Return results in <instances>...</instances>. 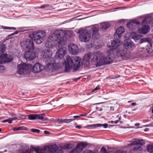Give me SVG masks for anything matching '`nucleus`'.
Masks as SVG:
<instances>
[{"label": "nucleus", "instance_id": "nucleus-1", "mask_svg": "<svg viewBox=\"0 0 153 153\" xmlns=\"http://www.w3.org/2000/svg\"><path fill=\"white\" fill-rule=\"evenodd\" d=\"M106 55L100 51L94 52L93 53H89L85 54L83 57L82 62L85 65L89 63V59L93 62H96V67L101 66L106 64L111 63L113 61L111 57L110 51H107Z\"/></svg>", "mask_w": 153, "mask_h": 153}, {"label": "nucleus", "instance_id": "nucleus-2", "mask_svg": "<svg viewBox=\"0 0 153 153\" xmlns=\"http://www.w3.org/2000/svg\"><path fill=\"white\" fill-rule=\"evenodd\" d=\"M55 43L56 42L58 47L64 46L69 40V37L65 32L62 30H55L54 33L50 35L48 38Z\"/></svg>", "mask_w": 153, "mask_h": 153}, {"label": "nucleus", "instance_id": "nucleus-3", "mask_svg": "<svg viewBox=\"0 0 153 153\" xmlns=\"http://www.w3.org/2000/svg\"><path fill=\"white\" fill-rule=\"evenodd\" d=\"M33 42L30 39H27L22 41L20 43V45L22 49H28L25 53L24 57L27 60H31L34 59L36 56V53L33 51L34 49Z\"/></svg>", "mask_w": 153, "mask_h": 153}, {"label": "nucleus", "instance_id": "nucleus-4", "mask_svg": "<svg viewBox=\"0 0 153 153\" xmlns=\"http://www.w3.org/2000/svg\"><path fill=\"white\" fill-rule=\"evenodd\" d=\"M42 54L44 58L48 59L45 61L46 66L50 70L53 71L59 68V64L56 62L52 57L53 55L52 51L50 49H45L42 52Z\"/></svg>", "mask_w": 153, "mask_h": 153}, {"label": "nucleus", "instance_id": "nucleus-5", "mask_svg": "<svg viewBox=\"0 0 153 153\" xmlns=\"http://www.w3.org/2000/svg\"><path fill=\"white\" fill-rule=\"evenodd\" d=\"M81 58L80 57H75L74 60L68 56L66 57L65 61V71L69 72L73 70L76 71L79 70L80 67Z\"/></svg>", "mask_w": 153, "mask_h": 153}, {"label": "nucleus", "instance_id": "nucleus-6", "mask_svg": "<svg viewBox=\"0 0 153 153\" xmlns=\"http://www.w3.org/2000/svg\"><path fill=\"white\" fill-rule=\"evenodd\" d=\"M56 145L44 146L42 148L37 147L34 150L37 153H63L62 150H59Z\"/></svg>", "mask_w": 153, "mask_h": 153}, {"label": "nucleus", "instance_id": "nucleus-7", "mask_svg": "<svg viewBox=\"0 0 153 153\" xmlns=\"http://www.w3.org/2000/svg\"><path fill=\"white\" fill-rule=\"evenodd\" d=\"M29 37L37 44H41L44 40L46 36V33L43 31H34L30 33Z\"/></svg>", "mask_w": 153, "mask_h": 153}, {"label": "nucleus", "instance_id": "nucleus-8", "mask_svg": "<svg viewBox=\"0 0 153 153\" xmlns=\"http://www.w3.org/2000/svg\"><path fill=\"white\" fill-rule=\"evenodd\" d=\"M91 29V28L88 27L85 29L79 30L77 33L80 34L79 38L81 42H86L90 41L91 37L92 31Z\"/></svg>", "mask_w": 153, "mask_h": 153}, {"label": "nucleus", "instance_id": "nucleus-9", "mask_svg": "<svg viewBox=\"0 0 153 153\" xmlns=\"http://www.w3.org/2000/svg\"><path fill=\"white\" fill-rule=\"evenodd\" d=\"M31 68V65L21 63L17 65V72L20 75H25L29 73Z\"/></svg>", "mask_w": 153, "mask_h": 153}, {"label": "nucleus", "instance_id": "nucleus-10", "mask_svg": "<svg viewBox=\"0 0 153 153\" xmlns=\"http://www.w3.org/2000/svg\"><path fill=\"white\" fill-rule=\"evenodd\" d=\"M151 19V17H147L144 19L142 22L143 26L138 29L139 33L143 34H146L149 32L150 27L149 25H146L148 24L150 22Z\"/></svg>", "mask_w": 153, "mask_h": 153}, {"label": "nucleus", "instance_id": "nucleus-11", "mask_svg": "<svg viewBox=\"0 0 153 153\" xmlns=\"http://www.w3.org/2000/svg\"><path fill=\"white\" fill-rule=\"evenodd\" d=\"M117 55L124 59H126L130 56V53L128 51L124 49H119L117 51Z\"/></svg>", "mask_w": 153, "mask_h": 153}, {"label": "nucleus", "instance_id": "nucleus-12", "mask_svg": "<svg viewBox=\"0 0 153 153\" xmlns=\"http://www.w3.org/2000/svg\"><path fill=\"white\" fill-rule=\"evenodd\" d=\"M86 142H82L79 143L76 147L72 150L69 153H80L87 146Z\"/></svg>", "mask_w": 153, "mask_h": 153}, {"label": "nucleus", "instance_id": "nucleus-13", "mask_svg": "<svg viewBox=\"0 0 153 153\" xmlns=\"http://www.w3.org/2000/svg\"><path fill=\"white\" fill-rule=\"evenodd\" d=\"M66 53V50L65 48H59L57 50L55 56V58L57 59H62L64 57Z\"/></svg>", "mask_w": 153, "mask_h": 153}, {"label": "nucleus", "instance_id": "nucleus-14", "mask_svg": "<svg viewBox=\"0 0 153 153\" xmlns=\"http://www.w3.org/2000/svg\"><path fill=\"white\" fill-rule=\"evenodd\" d=\"M144 42H147L148 45L146 49L148 53H149L153 51V47L152 46L151 39L150 38H146L141 39L140 43L141 44Z\"/></svg>", "mask_w": 153, "mask_h": 153}, {"label": "nucleus", "instance_id": "nucleus-15", "mask_svg": "<svg viewBox=\"0 0 153 153\" xmlns=\"http://www.w3.org/2000/svg\"><path fill=\"white\" fill-rule=\"evenodd\" d=\"M122 43L119 40H113L110 42H109L107 44V47L110 50L115 49L121 45Z\"/></svg>", "mask_w": 153, "mask_h": 153}, {"label": "nucleus", "instance_id": "nucleus-16", "mask_svg": "<svg viewBox=\"0 0 153 153\" xmlns=\"http://www.w3.org/2000/svg\"><path fill=\"white\" fill-rule=\"evenodd\" d=\"M123 45L126 49H133L135 47V44L129 39L125 40L123 42Z\"/></svg>", "mask_w": 153, "mask_h": 153}, {"label": "nucleus", "instance_id": "nucleus-17", "mask_svg": "<svg viewBox=\"0 0 153 153\" xmlns=\"http://www.w3.org/2000/svg\"><path fill=\"white\" fill-rule=\"evenodd\" d=\"M69 53L72 55H76L78 53L79 50L78 46L73 43H70L68 45Z\"/></svg>", "mask_w": 153, "mask_h": 153}, {"label": "nucleus", "instance_id": "nucleus-18", "mask_svg": "<svg viewBox=\"0 0 153 153\" xmlns=\"http://www.w3.org/2000/svg\"><path fill=\"white\" fill-rule=\"evenodd\" d=\"M89 28H91V30L92 32V37L94 39H98L99 37V34L98 33V28L96 25H92Z\"/></svg>", "mask_w": 153, "mask_h": 153}, {"label": "nucleus", "instance_id": "nucleus-19", "mask_svg": "<svg viewBox=\"0 0 153 153\" xmlns=\"http://www.w3.org/2000/svg\"><path fill=\"white\" fill-rule=\"evenodd\" d=\"M124 31V28L123 26L119 27L116 31V33L114 35V38L117 40L119 39Z\"/></svg>", "mask_w": 153, "mask_h": 153}, {"label": "nucleus", "instance_id": "nucleus-20", "mask_svg": "<svg viewBox=\"0 0 153 153\" xmlns=\"http://www.w3.org/2000/svg\"><path fill=\"white\" fill-rule=\"evenodd\" d=\"M44 69L43 66L39 63H36L33 67L31 70L34 73H37L41 71Z\"/></svg>", "mask_w": 153, "mask_h": 153}, {"label": "nucleus", "instance_id": "nucleus-21", "mask_svg": "<svg viewBox=\"0 0 153 153\" xmlns=\"http://www.w3.org/2000/svg\"><path fill=\"white\" fill-rule=\"evenodd\" d=\"M145 142L143 140L140 139H135L130 142V143L128 144V146H132L137 145H143L145 144Z\"/></svg>", "mask_w": 153, "mask_h": 153}, {"label": "nucleus", "instance_id": "nucleus-22", "mask_svg": "<svg viewBox=\"0 0 153 153\" xmlns=\"http://www.w3.org/2000/svg\"><path fill=\"white\" fill-rule=\"evenodd\" d=\"M140 25V23L138 21L135 20L128 23L127 24V27L131 29H135L137 26Z\"/></svg>", "mask_w": 153, "mask_h": 153}, {"label": "nucleus", "instance_id": "nucleus-23", "mask_svg": "<svg viewBox=\"0 0 153 153\" xmlns=\"http://www.w3.org/2000/svg\"><path fill=\"white\" fill-rule=\"evenodd\" d=\"M5 48L3 45H0V64L5 62L4 58L2 55L4 53Z\"/></svg>", "mask_w": 153, "mask_h": 153}, {"label": "nucleus", "instance_id": "nucleus-24", "mask_svg": "<svg viewBox=\"0 0 153 153\" xmlns=\"http://www.w3.org/2000/svg\"><path fill=\"white\" fill-rule=\"evenodd\" d=\"M96 25L97 27V26L99 29L100 28L102 30H105L107 29L110 26L108 22H103L100 24L98 25Z\"/></svg>", "mask_w": 153, "mask_h": 153}, {"label": "nucleus", "instance_id": "nucleus-25", "mask_svg": "<svg viewBox=\"0 0 153 153\" xmlns=\"http://www.w3.org/2000/svg\"><path fill=\"white\" fill-rule=\"evenodd\" d=\"M130 34L131 38L135 42L138 41L142 36V35L134 32H131Z\"/></svg>", "mask_w": 153, "mask_h": 153}, {"label": "nucleus", "instance_id": "nucleus-26", "mask_svg": "<svg viewBox=\"0 0 153 153\" xmlns=\"http://www.w3.org/2000/svg\"><path fill=\"white\" fill-rule=\"evenodd\" d=\"M55 43L50 40H48V38L47 40L45 42V47L48 48H52L55 45Z\"/></svg>", "mask_w": 153, "mask_h": 153}, {"label": "nucleus", "instance_id": "nucleus-27", "mask_svg": "<svg viewBox=\"0 0 153 153\" xmlns=\"http://www.w3.org/2000/svg\"><path fill=\"white\" fill-rule=\"evenodd\" d=\"M3 56L6 62H9L12 61L13 59V56L9 54H5Z\"/></svg>", "mask_w": 153, "mask_h": 153}, {"label": "nucleus", "instance_id": "nucleus-28", "mask_svg": "<svg viewBox=\"0 0 153 153\" xmlns=\"http://www.w3.org/2000/svg\"><path fill=\"white\" fill-rule=\"evenodd\" d=\"M142 149L141 146L135 145L133 149L131 150V153H134L141 151Z\"/></svg>", "mask_w": 153, "mask_h": 153}, {"label": "nucleus", "instance_id": "nucleus-29", "mask_svg": "<svg viewBox=\"0 0 153 153\" xmlns=\"http://www.w3.org/2000/svg\"><path fill=\"white\" fill-rule=\"evenodd\" d=\"M74 120V119L65 120L60 119L58 120V122L61 123H69Z\"/></svg>", "mask_w": 153, "mask_h": 153}, {"label": "nucleus", "instance_id": "nucleus-30", "mask_svg": "<svg viewBox=\"0 0 153 153\" xmlns=\"http://www.w3.org/2000/svg\"><path fill=\"white\" fill-rule=\"evenodd\" d=\"M45 116V114H36V119L42 120H44V117Z\"/></svg>", "mask_w": 153, "mask_h": 153}, {"label": "nucleus", "instance_id": "nucleus-31", "mask_svg": "<svg viewBox=\"0 0 153 153\" xmlns=\"http://www.w3.org/2000/svg\"><path fill=\"white\" fill-rule=\"evenodd\" d=\"M16 119L17 117H16L10 118L8 119L3 120L2 121V122L3 123H5L7 122L9 123L10 124L12 123V121L13 120H16Z\"/></svg>", "mask_w": 153, "mask_h": 153}, {"label": "nucleus", "instance_id": "nucleus-32", "mask_svg": "<svg viewBox=\"0 0 153 153\" xmlns=\"http://www.w3.org/2000/svg\"><path fill=\"white\" fill-rule=\"evenodd\" d=\"M147 151L150 153H153V144H149L147 147Z\"/></svg>", "mask_w": 153, "mask_h": 153}, {"label": "nucleus", "instance_id": "nucleus-33", "mask_svg": "<svg viewBox=\"0 0 153 153\" xmlns=\"http://www.w3.org/2000/svg\"><path fill=\"white\" fill-rule=\"evenodd\" d=\"M102 124H92L88 125L86 126V127H90L92 128H96L97 127H102Z\"/></svg>", "mask_w": 153, "mask_h": 153}, {"label": "nucleus", "instance_id": "nucleus-34", "mask_svg": "<svg viewBox=\"0 0 153 153\" xmlns=\"http://www.w3.org/2000/svg\"><path fill=\"white\" fill-rule=\"evenodd\" d=\"M28 118L31 120L36 119V114H32L28 115Z\"/></svg>", "mask_w": 153, "mask_h": 153}, {"label": "nucleus", "instance_id": "nucleus-35", "mask_svg": "<svg viewBox=\"0 0 153 153\" xmlns=\"http://www.w3.org/2000/svg\"><path fill=\"white\" fill-rule=\"evenodd\" d=\"M39 8H46L47 9H49L51 8V6L49 4H44L40 7Z\"/></svg>", "mask_w": 153, "mask_h": 153}, {"label": "nucleus", "instance_id": "nucleus-36", "mask_svg": "<svg viewBox=\"0 0 153 153\" xmlns=\"http://www.w3.org/2000/svg\"><path fill=\"white\" fill-rule=\"evenodd\" d=\"M22 152V153H33V151L28 148L23 151Z\"/></svg>", "mask_w": 153, "mask_h": 153}, {"label": "nucleus", "instance_id": "nucleus-37", "mask_svg": "<svg viewBox=\"0 0 153 153\" xmlns=\"http://www.w3.org/2000/svg\"><path fill=\"white\" fill-rule=\"evenodd\" d=\"M1 27L2 28H3V29H5L13 30H15L16 29V28L15 27H7L6 26H2Z\"/></svg>", "mask_w": 153, "mask_h": 153}, {"label": "nucleus", "instance_id": "nucleus-38", "mask_svg": "<svg viewBox=\"0 0 153 153\" xmlns=\"http://www.w3.org/2000/svg\"><path fill=\"white\" fill-rule=\"evenodd\" d=\"M23 127H15L14 128L13 130L14 131H18L21 130H23Z\"/></svg>", "mask_w": 153, "mask_h": 153}, {"label": "nucleus", "instance_id": "nucleus-39", "mask_svg": "<svg viewBox=\"0 0 153 153\" xmlns=\"http://www.w3.org/2000/svg\"><path fill=\"white\" fill-rule=\"evenodd\" d=\"M72 148V145L71 144H68L65 145L64 146V149H69Z\"/></svg>", "mask_w": 153, "mask_h": 153}, {"label": "nucleus", "instance_id": "nucleus-40", "mask_svg": "<svg viewBox=\"0 0 153 153\" xmlns=\"http://www.w3.org/2000/svg\"><path fill=\"white\" fill-rule=\"evenodd\" d=\"M31 131L33 132H36L37 133H39L40 130L39 129L33 128L31 129Z\"/></svg>", "mask_w": 153, "mask_h": 153}, {"label": "nucleus", "instance_id": "nucleus-41", "mask_svg": "<svg viewBox=\"0 0 153 153\" xmlns=\"http://www.w3.org/2000/svg\"><path fill=\"white\" fill-rule=\"evenodd\" d=\"M100 151L102 153H107L106 149L104 147H102L101 148Z\"/></svg>", "mask_w": 153, "mask_h": 153}, {"label": "nucleus", "instance_id": "nucleus-42", "mask_svg": "<svg viewBox=\"0 0 153 153\" xmlns=\"http://www.w3.org/2000/svg\"><path fill=\"white\" fill-rule=\"evenodd\" d=\"M138 50L137 52L141 53L145 50V49L144 48L139 47L138 48Z\"/></svg>", "mask_w": 153, "mask_h": 153}, {"label": "nucleus", "instance_id": "nucleus-43", "mask_svg": "<svg viewBox=\"0 0 153 153\" xmlns=\"http://www.w3.org/2000/svg\"><path fill=\"white\" fill-rule=\"evenodd\" d=\"M5 70V68L3 66L0 65V73L3 72Z\"/></svg>", "mask_w": 153, "mask_h": 153}, {"label": "nucleus", "instance_id": "nucleus-44", "mask_svg": "<svg viewBox=\"0 0 153 153\" xmlns=\"http://www.w3.org/2000/svg\"><path fill=\"white\" fill-rule=\"evenodd\" d=\"M100 89L99 87L98 86L96 88H95L93 90L91 91L92 92H95V91H97L98 89Z\"/></svg>", "mask_w": 153, "mask_h": 153}, {"label": "nucleus", "instance_id": "nucleus-45", "mask_svg": "<svg viewBox=\"0 0 153 153\" xmlns=\"http://www.w3.org/2000/svg\"><path fill=\"white\" fill-rule=\"evenodd\" d=\"M101 47V45L100 44H97V45H96L95 48L97 49H98L100 48Z\"/></svg>", "mask_w": 153, "mask_h": 153}, {"label": "nucleus", "instance_id": "nucleus-46", "mask_svg": "<svg viewBox=\"0 0 153 153\" xmlns=\"http://www.w3.org/2000/svg\"><path fill=\"white\" fill-rule=\"evenodd\" d=\"M117 120H118V122H119V120H120L121 119V116H120L119 115H118L116 117Z\"/></svg>", "mask_w": 153, "mask_h": 153}, {"label": "nucleus", "instance_id": "nucleus-47", "mask_svg": "<svg viewBox=\"0 0 153 153\" xmlns=\"http://www.w3.org/2000/svg\"><path fill=\"white\" fill-rule=\"evenodd\" d=\"M96 109L98 111H101L102 110V109L101 107H99L97 106H96Z\"/></svg>", "mask_w": 153, "mask_h": 153}, {"label": "nucleus", "instance_id": "nucleus-48", "mask_svg": "<svg viewBox=\"0 0 153 153\" xmlns=\"http://www.w3.org/2000/svg\"><path fill=\"white\" fill-rule=\"evenodd\" d=\"M118 122V120H116L111 121V123L117 124Z\"/></svg>", "mask_w": 153, "mask_h": 153}, {"label": "nucleus", "instance_id": "nucleus-49", "mask_svg": "<svg viewBox=\"0 0 153 153\" xmlns=\"http://www.w3.org/2000/svg\"><path fill=\"white\" fill-rule=\"evenodd\" d=\"M102 126H103L104 128H106L108 127V125L106 124H102Z\"/></svg>", "mask_w": 153, "mask_h": 153}, {"label": "nucleus", "instance_id": "nucleus-50", "mask_svg": "<svg viewBox=\"0 0 153 153\" xmlns=\"http://www.w3.org/2000/svg\"><path fill=\"white\" fill-rule=\"evenodd\" d=\"M10 115L11 116L13 117H16V114H15L13 113H10Z\"/></svg>", "mask_w": 153, "mask_h": 153}, {"label": "nucleus", "instance_id": "nucleus-51", "mask_svg": "<svg viewBox=\"0 0 153 153\" xmlns=\"http://www.w3.org/2000/svg\"><path fill=\"white\" fill-rule=\"evenodd\" d=\"M137 105V103L135 102H133L131 103V105L132 106H135L136 105Z\"/></svg>", "mask_w": 153, "mask_h": 153}, {"label": "nucleus", "instance_id": "nucleus-52", "mask_svg": "<svg viewBox=\"0 0 153 153\" xmlns=\"http://www.w3.org/2000/svg\"><path fill=\"white\" fill-rule=\"evenodd\" d=\"M109 108L110 110L111 111H113L114 110V108L113 107H110Z\"/></svg>", "mask_w": 153, "mask_h": 153}, {"label": "nucleus", "instance_id": "nucleus-53", "mask_svg": "<svg viewBox=\"0 0 153 153\" xmlns=\"http://www.w3.org/2000/svg\"><path fill=\"white\" fill-rule=\"evenodd\" d=\"M76 128H77L80 129L81 128V127L80 126H76Z\"/></svg>", "mask_w": 153, "mask_h": 153}, {"label": "nucleus", "instance_id": "nucleus-54", "mask_svg": "<svg viewBox=\"0 0 153 153\" xmlns=\"http://www.w3.org/2000/svg\"><path fill=\"white\" fill-rule=\"evenodd\" d=\"M87 115V114H80V117L81 116H85Z\"/></svg>", "mask_w": 153, "mask_h": 153}, {"label": "nucleus", "instance_id": "nucleus-55", "mask_svg": "<svg viewBox=\"0 0 153 153\" xmlns=\"http://www.w3.org/2000/svg\"><path fill=\"white\" fill-rule=\"evenodd\" d=\"M139 125H140V124L138 123H136L135 124V126H137V127L139 126Z\"/></svg>", "mask_w": 153, "mask_h": 153}, {"label": "nucleus", "instance_id": "nucleus-56", "mask_svg": "<svg viewBox=\"0 0 153 153\" xmlns=\"http://www.w3.org/2000/svg\"><path fill=\"white\" fill-rule=\"evenodd\" d=\"M44 132L46 134H48L49 133V132L47 131H45Z\"/></svg>", "mask_w": 153, "mask_h": 153}, {"label": "nucleus", "instance_id": "nucleus-57", "mask_svg": "<svg viewBox=\"0 0 153 153\" xmlns=\"http://www.w3.org/2000/svg\"><path fill=\"white\" fill-rule=\"evenodd\" d=\"M80 117V115H79V116H74V118H78V117Z\"/></svg>", "mask_w": 153, "mask_h": 153}, {"label": "nucleus", "instance_id": "nucleus-58", "mask_svg": "<svg viewBox=\"0 0 153 153\" xmlns=\"http://www.w3.org/2000/svg\"><path fill=\"white\" fill-rule=\"evenodd\" d=\"M149 17H151L152 18V16H150ZM152 21V23H153V18H152H152L150 20V21Z\"/></svg>", "mask_w": 153, "mask_h": 153}, {"label": "nucleus", "instance_id": "nucleus-59", "mask_svg": "<svg viewBox=\"0 0 153 153\" xmlns=\"http://www.w3.org/2000/svg\"><path fill=\"white\" fill-rule=\"evenodd\" d=\"M1 129L0 128V132H1Z\"/></svg>", "mask_w": 153, "mask_h": 153}, {"label": "nucleus", "instance_id": "nucleus-60", "mask_svg": "<svg viewBox=\"0 0 153 153\" xmlns=\"http://www.w3.org/2000/svg\"><path fill=\"white\" fill-rule=\"evenodd\" d=\"M4 152H7V150H5L4 151Z\"/></svg>", "mask_w": 153, "mask_h": 153}, {"label": "nucleus", "instance_id": "nucleus-61", "mask_svg": "<svg viewBox=\"0 0 153 153\" xmlns=\"http://www.w3.org/2000/svg\"><path fill=\"white\" fill-rule=\"evenodd\" d=\"M99 103H97V104H98Z\"/></svg>", "mask_w": 153, "mask_h": 153}]
</instances>
